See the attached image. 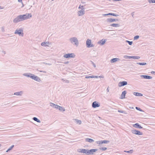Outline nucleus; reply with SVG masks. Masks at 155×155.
Here are the masks:
<instances>
[{"label": "nucleus", "instance_id": "f257e3e1", "mask_svg": "<svg viewBox=\"0 0 155 155\" xmlns=\"http://www.w3.org/2000/svg\"><path fill=\"white\" fill-rule=\"evenodd\" d=\"M31 14L26 13L23 15H20L17 16L13 20L15 23H17L19 22L27 19L31 17Z\"/></svg>", "mask_w": 155, "mask_h": 155}, {"label": "nucleus", "instance_id": "f03ea898", "mask_svg": "<svg viewBox=\"0 0 155 155\" xmlns=\"http://www.w3.org/2000/svg\"><path fill=\"white\" fill-rule=\"evenodd\" d=\"M23 75L27 77L30 78L34 80L40 82L41 81V79L39 77L31 73H24L23 74Z\"/></svg>", "mask_w": 155, "mask_h": 155}, {"label": "nucleus", "instance_id": "7ed1b4c3", "mask_svg": "<svg viewBox=\"0 0 155 155\" xmlns=\"http://www.w3.org/2000/svg\"><path fill=\"white\" fill-rule=\"evenodd\" d=\"M71 43L77 46L79 45V42L78 39L75 37H73L70 38L69 40Z\"/></svg>", "mask_w": 155, "mask_h": 155}, {"label": "nucleus", "instance_id": "20e7f679", "mask_svg": "<svg viewBox=\"0 0 155 155\" xmlns=\"http://www.w3.org/2000/svg\"><path fill=\"white\" fill-rule=\"evenodd\" d=\"M15 34H18L19 36L23 37L24 35V33L23 32V30L22 29L20 28L18 30L16 29L15 32Z\"/></svg>", "mask_w": 155, "mask_h": 155}, {"label": "nucleus", "instance_id": "39448f33", "mask_svg": "<svg viewBox=\"0 0 155 155\" xmlns=\"http://www.w3.org/2000/svg\"><path fill=\"white\" fill-rule=\"evenodd\" d=\"M86 44L87 47L88 48L93 47L94 46V45L91 44V40L88 39L86 41Z\"/></svg>", "mask_w": 155, "mask_h": 155}, {"label": "nucleus", "instance_id": "423d86ee", "mask_svg": "<svg viewBox=\"0 0 155 155\" xmlns=\"http://www.w3.org/2000/svg\"><path fill=\"white\" fill-rule=\"evenodd\" d=\"M77 151L79 153H83L88 155V150L84 149H78L77 150Z\"/></svg>", "mask_w": 155, "mask_h": 155}, {"label": "nucleus", "instance_id": "0eeeda50", "mask_svg": "<svg viewBox=\"0 0 155 155\" xmlns=\"http://www.w3.org/2000/svg\"><path fill=\"white\" fill-rule=\"evenodd\" d=\"M75 55L74 53H68L64 55L63 57L66 58H74Z\"/></svg>", "mask_w": 155, "mask_h": 155}, {"label": "nucleus", "instance_id": "6e6552de", "mask_svg": "<svg viewBox=\"0 0 155 155\" xmlns=\"http://www.w3.org/2000/svg\"><path fill=\"white\" fill-rule=\"evenodd\" d=\"M127 82L126 81H124L120 82L118 83V86L121 87L127 85Z\"/></svg>", "mask_w": 155, "mask_h": 155}, {"label": "nucleus", "instance_id": "1a4fd4ad", "mask_svg": "<svg viewBox=\"0 0 155 155\" xmlns=\"http://www.w3.org/2000/svg\"><path fill=\"white\" fill-rule=\"evenodd\" d=\"M92 106L93 107L95 108L99 107L100 104L99 103L95 101L92 103Z\"/></svg>", "mask_w": 155, "mask_h": 155}, {"label": "nucleus", "instance_id": "9d476101", "mask_svg": "<svg viewBox=\"0 0 155 155\" xmlns=\"http://www.w3.org/2000/svg\"><path fill=\"white\" fill-rule=\"evenodd\" d=\"M97 149H91L90 150H88V155L93 154L94 152L97 151Z\"/></svg>", "mask_w": 155, "mask_h": 155}, {"label": "nucleus", "instance_id": "9b49d317", "mask_svg": "<svg viewBox=\"0 0 155 155\" xmlns=\"http://www.w3.org/2000/svg\"><path fill=\"white\" fill-rule=\"evenodd\" d=\"M140 76L141 78L146 79H151L152 78V77L147 75H141Z\"/></svg>", "mask_w": 155, "mask_h": 155}, {"label": "nucleus", "instance_id": "f8f14e48", "mask_svg": "<svg viewBox=\"0 0 155 155\" xmlns=\"http://www.w3.org/2000/svg\"><path fill=\"white\" fill-rule=\"evenodd\" d=\"M107 22H112L114 21H118V19H113L112 18H108L107 20Z\"/></svg>", "mask_w": 155, "mask_h": 155}, {"label": "nucleus", "instance_id": "ddd939ff", "mask_svg": "<svg viewBox=\"0 0 155 155\" xmlns=\"http://www.w3.org/2000/svg\"><path fill=\"white\" fill-rule=\"evenodd\" d=\"M84 14V10L81 9V10L78 12V16H82Z\"/></svg>", "mask_w": 155, "mask_h": 155}, {"label": "nucleus", "instance_id": "4468645a", "mask_svg": "<svg viewBox=\"0 0 155 155\" xmlns=\"http://www.w3.org/2000/svg\"><path fill=\"white\" fill-rule=\"evenodd\" d=\"M127 93V92L126 91H123L121 95L120 98L123 99L125 98V95Z\"/></svg>", "mask_w": 155, "mask_h": 155}, {"label": "nucleus", "instance_id": "2eb2a0df", "mask_svg": "<svg viewBox=\"0 0 155 155\" xmlns=\"http://www.w3.org/2000/svg\"><path fill=\"white\" fill-rule=\"evenodd\" d=\"M106 41V39H103L101 40V41H99L98 42V43L99 44H100L101 45H102L105 43Z\"/></svg>", "mask_w": 155, "mask_h": 155}, {"label": "nucleus", "instance_id": "dca6fc26", "mask_svg": "<svg viewBox=\"0 0 155 155\" xmlns=\"http://www.w3.org/2000/svg\"><path fill=\"white\" fill-rule=\"evenodd\" d=\"M112 15L115 16H119L117 14H116L114 13H109L107 14H105L103 15L104 16H107V15Z\"/></svg>", "mask_w": 155, "mask_h": 155}, {"label": "nucleus", "instance_id": "f3484780", "mask_svg": "<svg viewBox=\"0 0 155 155\" xmlns=\"http://www.w3.org/2000/svg\"><path fill=\"white\" fill-rule=\"evenodd\" d=\"M120 60V59L119 58H113L112 59L110 60V62L111 63H115L117 61H119Z\"/></svg>", "mask_w": 155, "mask_h": 155}, {"label": "nucleus", "instance_id": "a211bd4d", "mask_svg": "<svg viewBox=\"0 0 155 155\" xmlns=\"http://www.w3.org/2000/svg\"><path fill=\"white\" fill-rule=\"evenodd\" d=\"M23 91H20L19 92H17L14 93V95H17V96H21L23 94Z\"/></svg>", "mask_w": 155, "mask_h": 155}, {"label": "nucleus", "instance_id": "6ab92c4d", "mask_svg": "<svg viewBox=\"0 0 155 155\" xmlns=\"http://www.w3.org/2000/svg\"><path fill=\"white\" fill-rule=\"evenodd\" d=\"M85 140L86 141L89 142L90 143H91L94 142V140L88 138H86Z\"/></svg>", "mask_w": 155, "mask_h": 155}, {"label": "nucleus", "instance_id": "aec40b11", "mask_svg": "<svg viewBox=\"0 0 155 155\" xmlns=\"http://www.w3.org/2000/svg\"><path fill=\"white\" fill-rule=\"evenodd\" d=\"M49 44V42H42L41 44V45L42 46H48Z\"/></svg>", "mask_w": 155, "mask_h": 155}, {"label": "nucleus", "instance_id": "412c9836", "mask_svg": "<svg viewBox=\"0 0 155 155\" xmlns=\"http://www.w3.org/2000/svg\"><path fill=\"white\" fill-rule=\"evenodd\" d=\"M110 26L112 27H117L120 26V25L118 24L113 23L110 25Z\"/></svg>", "mask_w": 155, "mask_h": 155}, {"label": "nucleus", "instance_id": "4be33fe9", "mask_svg": "<svg viewBox=\"0 0 155 155\" xmlns=\"http://www.w3.org/2000/svg\"><path fill=\"white\" fill-rule=\"evenodd\" d=\"M32 119L38 123H40L41 122V121L39 119H38L36 117H33L32 118Z\"/></svg>", "mask_w": 155, "mask_h": 155}, {"label": "nucleus", "instance_id": "5701e85b", "mask_svg": "<svg viewBox=\"0 0 155 155\" xmlns=\"http://www.w3.org/2000/svg\"><path fill=\"white\" fill-rule=\"evenodd\" d=\"M14 145H12L6 151V152H8L10 150H11L12 148L14 147Z\"/></svg>", "mask_w": 155, "mask_h": 155}, {"label": "nucleus", "instance_id": "b1692460", "mask_svg": "<svg viewBox=\"0 0 155 155\" xmlns=\"http://www.w3.org/2000/svg\"><path fill=\"white\" fill-rule=\"evenodd\" d=\"M137 64L141 65H145L147 64V63L145 62L140 63V62H137L136 63Z\"/></svg>", "mask_w": 155, "mask_h": 155}, {"label": "nucleus", "instance_id": "393cba45", "mask_svg": "<svg viewBox=\"0 0 155 155\" xmlns=\"http://www.w3.org/2000/svg\"><path fill=\"white\" fill-rule=\"evenodd\" d=\"M60 111H64L65 110V109H64V108L63 107H62L59 106V108L58 109Z\"/></svg>", "mask_w": 155, "mask_h": 155}, {"label": "nucleus", "instance_id": "a878e982", "mask_svg": "<svg viewBox=\"0 0 155 155\" xmlns=\"http://www.w3.org/2000/svg\"><path fill=\"white\" fill-rule=\"evenodd\" d=\"M143 134L142 132L136 130V135H142Z\"/></svg>", "mask_w": 155, "mask_h": 155}, {"label": "nucleus", "instance_id": "bb28decb", "mask_svg": "<svg viewBox=\"0 0 155 155\" xmlns=\"http://www.w3.org/2000/svg\"><path fill=\"white\" fill-rule=\"evenodd\" d=\"M136 128H138L140 129L142 128L143 127L138 123H136Z\"/></svg>", "mask_w": 155, "mask_h": 155}, {"label": "nucleus", "instance_id": "cd10ccee", "mask_svg": "<svg viewBox=\"0 0 155 155\" xmlns=\"http://www.w3.org/2000/svg\"><path fill=\"white\" fill-rule=\"evenodd\" d=\"M76 123L79 124H81V121L78 119H75Z\"/></svg>", "mask_w": 155, "mask_h": 155}, {"label": "nucleus", "instance_id": "c85d7f7f", "mask_svg": "<svg viewBox=\"0 0 155 155\" xmlns=\"http://www.w3.org/2000/svg\"><path fill=\"white\" fill-rule=\"evenodd\" d=\"M127 58H129V59L131 58H133L134 59H136V56H126Z\"/></svg>", "mask_w": 155, "mask_h": 155}, {"label": "nucleus", "instance_id": "c756f323", "mask_svg": "<svg viewBox=\"0 0 155 155\" xmlns=\"http://www.w3.org/2000/svg\"><path fill=\"white\" fill-rule=\"evenodd\" d=\"M102 143H108L110 142V141L107 140H102Z\"/></svg>", "mask_w": 155, "mask_h": 155}, {"label": "nucleus", "instance_id": "7c9ffc66", "mask_svg": "<svg viewBox=\"0 0 155 155\" xmlns=\"http://www.w3.org/2000/svg\"><path fill=\"white\" fill-rule=\"evenodd\" d=\"M99 149L102 150H105L107 149V148L106 147H101L99 148Z\"/></svg>", "mask_w": 155, "mask_h": 155}, {"label": "nucleus", "instance_id": "2f4dec72", "mask_svg": "<svg viewBox=\"0 0 155 155\" xmlns=\"http://www.w3.org/2000/svg\"><path fill=\"white\" fill-rule=\"evenodd\" d=\"M143 96V94H141L138 92H136V96H139L141 97Z\"/></svg>", "mask_w": 155, "mask_h": 155}, {"label": "nucleus", "instance_id": "473e14b6", "mask_svg": "<svg viewBox=\"0 0 155 155\" xmlns=\"http://www.w3.org/2000/svg\"><path fill=\"white\" fill-rule=\"evenodd\" d=\"M96 143L97 144H98L100 145L103 144L102 140L97 141L96 142Z\"/></svg>", "mask_w": 155, "mask_h": 155}, {"label": "nucleus", "instance_id": "72a5a7b5", "mask_svg": "<svg viewBox=\"0 0 155 155\" xmlns=\"http://www.w3.org/2000/svg\"><path fill=\"white\" fill-rule=\"evenodd\" d=\"M124 152H127V153H132L133 152V150H131L129 151H124Z\"/></svg>", "mask_w": 155, "mask_h": 155}, {"label": "nucleus", "instance_id": "f704fd0d", "mask_svg": "<svg viewBox=\"0 0 155 155\" xmlns=\"http://www.w3.org/2000/svg\"><path fill=\"white\" fill-rule=\"evenodd\" d=\"M136 110H138L140 111L143 112H144V111L142 110L140 108L137 107H136Z\"/></svg>", "mask_w": 155, "mask_h": 155}, {"label": "nucleus", "instance_id": "c9c22d12", "mask_svg": "<svg viewBox=\"0 0 155 155\" xmlns=\"http://www.w3.org/2000/svg\"><path fill=\"white\" fill-rule=\"evenodd\" d=\"M150 3H155V0H148Z\"/></svg>", "mask_w": 155, "mask_h": 155}, {"label": "nucleus", "instance_id": "e433bc0d", "mask_svg": "<svg viewBox=\"0 0 155 155\" xmlns=\"http://www.w3.org/2000/svg\"><path fill=\"white\" fill-rule=\"evenodd\" d=\"M94 78V75L91 76H87L85 77L86 78Z\"/></svg>", "mask_w": 155, "mask_h": 155}, {"label": "nucleus", "instance_id": "4c0bfd02", "mask_svg": "<svg viewBox=\"0 0 155 155\" xmlns=\"http://www.w3.org/2000/svg\"><path fill=\"white\" fill-rule=\"evenodd\" d=\"M126 41L130 45H132V44L133 43L132 41H129L126 40Z\"/></svg>", "mask_w": 155, "mask_h": 155}, {"label": "nucleus", "instance_id": "58836bf2", "mask_svg": "<svg viewBox=\"0 0 155 155\" xmlns=\"http://www.w3.org/2000/svg\"><path fill=\"white\" fill-rule=\"evenodd\" d=\"M50 106L54 108V106L55 105V104L53 103H50Z\"/></svg>", "mask_w": 155, "mask_h": 155}, {"label": "nucleus", "instance_id": "ea45409f", "mask_svg": "<svg viewBox=\"0 0 155 155\" xmlns=\"http://www.w3.org/2000/svg\"><path fill=\"white\" fill-rule=\"evenodd\" d=\"M59 106L58 105H57V104H55V105L54 106V108H56L57 109H58L59 108Z\"/></svg>", "mask_w": 155, "mask_h": 155}, {"label": "nucleus", "instance_id": "a19ab883", "mask_svg": "<svg viewBox=\"0 0 155 155\" xmlns=\"http://www.w3.org/2000/svg\"><path fill=\"white\" fill-rule=\"evenodd\" d=\"M79 8H81V9L84 10V8H83V6H81V5H80L79 7Z\"/></svg>", "mask_w": 155, "mask_h": 155}, {"label": "nucleus", "instance_id": "79ce46f5", "mask_svg": "<svg viewBox=\"0 0 155 155\" xmlns=\"http://www.w3.org/2000/svg\"><path fill=\"white\" fill-rule=\"evenodd\" d=\"M91 63L93 64V65L94 67H96V64L92 61H91Z\"/></svg>", "mask_w": 155, "mask_h": 155}, {"label": "nucleus", "instance_id": "37998d69", "mask_svg": "<svg viewBox=\"0 0 155 155\" xmlns=\"http://www.w3.org/2000/svg\"><path fill=\"white\" fill-rule=\"evenodd\" d=\"M132 132L133 134H136V130H132Z\"/></svg>", "mask_w": 155, "mask_h": 155}, {"label": "nucleus", "instance_id": "c03bdc74", "mask_svg": "<svg viewBox=\"0 0 155 155\" xmlns=\"http://www.w3.org/2000/svg\"><path fill=\"white\" fill-rule=\"evenodd\" d=\"M118 111L119 112H120V113H124V111H123L122 110H118Z\"/></svg>", "mask_w": 155, "mask_h": 155}, {"label": "nucleus", "instance_id": "a18cd8bd", "mask_svg": "<svg viewBox=\"0 0 155 155\" xmlns=\"http://www.w3.org/2000/svg\"><path fill=\"white\" fill-rule=\"evenodd\" d=\"M62 81H65L66 83H68L69 82L68 81V80H64L63 79H62Z\"/></svg>", "mask_w": 155, "mask_h": 155}, {"label": "nucleus", "instance_id": "49530a36", "mask_svg": "<svg viewBox=\"0 0 155 155\" xmlns=\"http://www.w3.org/2000/svg\"><path fill=\"white\" fill-rule=\"evenodd\" d=\"M39 71L41 72H43V73H46V71Z\"/></svg>", "mask_w": 155, "mask_h": 155}, {"label": "nucleus", "instance_id": "de8ad7c7", "mask_svg": "<svg viewBox=\"0 0 155 155\" xmlns=\"http://www.w3.org/2000/svg\"><path fill=\"white\" fill-rule=\"evenodd\" d=\"M135 12H133L132 13V15L133 17H134V15Z\"/></svg>", "mask_w": 155, "mask_h": 155}, {"label": "nucleus", "instance_id": "09e8293b", "mask_svg": "<svg viewBox=\"0 0 155 155\" xmlns=\"http://www.w3.org/2000/svg\"><path fill=\"white\" fill-rule=\"evenodd\" d=\"M2 30L3 32H4L5 31L4 28V27H2Z\"/></svg>", "mask_w": 155, "mask_h": 155}, {"label": "nucleus", "instance_id": "8fccbe9b", "mask_svg": "<svg viewBox=\"0 0 155 155\" xmlns=\"http://www.w3.org/2000/svg\"><path fill=\"white\" fill-rule=\"evenodd\" d=\"M151 73L152 74H153L155 75V71H152L151 72Z\"/></svg>", "mask_w": 155, "mask_h": 155}, {"label": "nucleus", "instance_id": "3c124183", "mask_svg": "<svg viewBox=\"0 0 155 155\" xmlns=\"http://www.w3.org/2000/svg\"><path fill=\"white\" fill-rule=\"evenodd\" d=\"M94 76V78H98L99 77V76Z\"/></svg>", "mask_w": 155, "mask_h": 155}, {"label": "nucleus", "instance_id": "603ef678", "mask_svg": "<svg viewBox=\"0 0 155 155\" xmlns=\"http://www.w3.org/2000/svg\"><path fill=\"white\" fill-rule=\"evenodd\" d=\"M68 63H69V62L68 61H66V62H65L64 63V64H68Z\"/></svg>", "mask_w": 155, "mask_h": 155}, {"label": "nucleus", "instance_id": "864d4df0", "mask_svg": "<svg viewBox=\"0 0 155 155\" xmlns=\"http://www.w3.org/2000/svg\"><path fill=\"white\" fill-rule=\"evenodd\" d=\"M129 108L130 109H134V107H129Z\"/></svg>", "mask_w": 155, "mask_h": 155}, {"label": "nucleus", "instance_id": "5fc2aeb1", "mask_svg": "<svg viewBox=\"0 0 155 155\" xmlns=\"http://www.w3.org/2000/svg\"><path fill=\"white\" fill-rule=\"evenodd\" d=\"M140 58V57L139 56H136V59H138Z\"/></svg>", "mask_w": 155, "mask_h": 155}, {"label": "nucleus", "instance_id": "6e6d98bb", "mask_svg": "<svg viewBox=\"0 0 155 155\" xmlns=\"http://www.w3.org/2000/svg\"><path fill=\"white\" fill-rule=\"evenodd\" d=\"M139 37V36L138 35H136V40L138 39Z\"/></svg>", "mask_w": 155, "mask_h": 155}, {"label": "nucleus", "instance_id": "4d7b16f0", "mask_svg": "<svg viewBox=\"0 0 155 155\" xmlns=\"http://www.w3.org/2000/svg\"><path fill=\"white\" fill-rule=\"evenodd\" d=\"M99 77L101 78H103L104 77L103 76H99Z\"/></svg>", "mask_w": 155, "mask_h": 155}, {"label": "nucleus", "instance_id": "13d9d810", "mask_svg": "<svg viewBox=\"0 0 155 155\" xmlns=\"http://www.w3.org/2000/svg\"><path fill=\"white\" fill-rule=\"evenodd\" d=\"M22 0H18V2H22Z\"/></svg>", "mask_w": 155, "mask_h": 155}, {"label": "nucleus", "instance_id": "bf43d9fd", "mask_svg": "<svg viewBox=\"0 0 155 155\" xmlns=\"http://www.w3.org/2000/svg\"><path fill=\"white\" fill-rule=\"evenodd\" d=\"M43 63L45 64H48L49 65H50L49 64H48L47 63H45V62H43Z\"/></svg>", "mask_w": 155, "mask_h": 155}, {"label": "nucleus", "instance_id": "052dcab7", "mask_svg": "<svg viewBox=\"0 0 155 155\" xmlns=\"http://www.w3.org/2000/svg\"><path fill=\"white\" fill-rule=\"evenodd\" d=\"M133 127H136V124L133 125Z\"/></svg>", "mask_w": 155, "mask_h": 155}, {"label": "nucleus", "instance_id": "680f3d73", "mask_svg": "<svg viewBox=\"0 0 155 155\" xmlns=\"http://www.w3.org/2000/svg\"><path fill=\"white\" fill-rule=\"evenodd\" d=\"M2 52H3L4 54H6V52H5V51H2Z\"/></svg>", "mask_w": 155, "mask_h": 155}, {"label": "nucleus", "instance_id": "e2e57ef3", "mask_svg": "<svg viewBox=\"0 0 155 155\" xmlns=\"http://www.w3.org/2000/svg\"><path fill=\"white\" fill-rule=\"evenodd\" d=\"M107 91L108 92H109V89H108V88H107Z\"/></svg>", "mask_w": 155, "mask_h": 155}, {"label": "nucleus", "instance_id": "0e129e2a", "mask_svg": "<svg viewBox=\"0 0 155 155\" xmlns=\"http://www.w3.org/2000/svg\"><path fill=\"white\" fill-rule=\"evenodd\" d=\"M134 40H136V36H135L134 37Z\"/></svg>", "mask_w": 155, "mask_h": 155}, {"label": "nucleus", "instance_id": "69168bd1", "mask_svg": "<svg viewBox=\"0 0 155 155\" xmlns=\"http://www.w3.org/2000/svg\"><path fill=\"white\" fill-rule=\"evenodd\" d=\"M133 94H134V95H136V92H134Z\"/></svg>", "mask_w": 155, "mask_h": 155}, {"label": "nucleus", "instance_id": "338daca9", "mask_svg": "<svg viewBox=\"0 0 155 155\" xmlns=\"http://www.w3.org/2000/svg\"><path fill=\"white\" fill-rule=\"evenodd\" d=\"M2 9V7L1 6H0V9Z\"/></svg>", "mask_w": 155, "mask_h": 155}, {"label": "nucleus", "instance_id": "774afa93", "mask_svg": "<svg viewBox=\"0 0 155 155\" xmlns=\"http://www.w3.org/2000/svg\"><path fill=\"white\" fill-rule=\"evenodd\" d=\"M81 3H83H83H85V2H81Z\"/></svg>", "mask_w": 155, "mask_h": 155}]
</instances>
